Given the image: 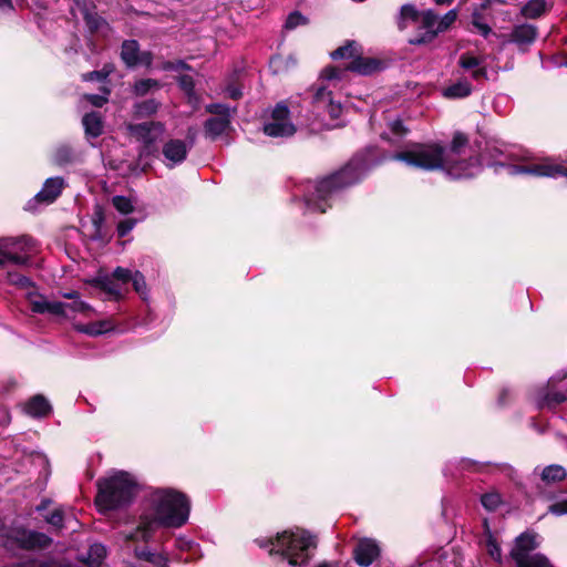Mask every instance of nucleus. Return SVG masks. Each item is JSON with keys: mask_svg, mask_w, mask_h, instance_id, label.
<instances>
[{"mask_svg": "<svg viewBox=\"0 0 567 567\" xmlns=\"http://www.w3.org/2000/svg\"><path fill=\"white\" fill-rule=\"evenodd\" d=\"M178 83L181 85V87L187 93V94H190L194 90V81H193V78L190 75H181L178 78Z\"/></svg>", "mask_w": 567, "mask_h": 567, "instance_id": "50", "label": "nucleus"}, {"mask_svg": "<svg viewBox=\"0 0 567 567\" xmlns=\"http://www.w3.org/2000/svg\"><path fill=\"white\" fill-rule=\"evenodd\" d=\"M456 10H450L443 18L439 19L432 11H426L421 17L420 35L412 39L413 44H425L431 42L440 32L445 31L455 20Z\"/></svg>", "mask_w": 567, "mask_h": 567, "instance_id": "7", "label": "nucleus"}, {"mask_svg": "<svg viewBox=\"0 0 567 567\" xmlns=\"http://www.w3.org/2000/svg\"><path fill=\"white\" fill-rule=\"evenodd\" d=\"M159 107V103L155 100H147L136 105V112L141 115L154 114Z\"/></svg>", "mask_w": 567, "mask_h": 567, "instance_id": "40", "label": "nucleus"}, {"mask_svg": "<svg viewBox=\"0 0 567 567\" xmlns=\"http://www.w3.org/2000/svg\"><path fill=\"white\" fill-rule=\"evenodd\" d=\"M114 328L115 323L111 319H104L87 324L79 326L78 330L85 334L97 337L113 330Z\"/></svg>", "mask_w": 567, "mask_h": 567, "instance_id": "25", "label": "nucleus"}, {"mask_svg": "<svg viewBox=\"0 0 567 567\" xmlns=\"http://www.w3.org/2000/svg\"><path fill=\"white\" fill-rule=\"evenodd\" d=\"M30 308L35 313H49L58 317H68V310L64 302L50 301L43 295L29 290L25 295Z\"/></svg>", "mask_w": 567, "mask_h": 567, "instance_id": "14", "label": "nucleus"}, {"mask_svg": "<svg viewBox=\"0 0 567 567\" xmlns=\"http://www.w3.org/2000/svg\"><path fill=\"white\" fill-rule=\"evenodd\" d=\"M206 111L217 116H228V118H231V114L235 113L236 110H231L229 106L225 104L213 103L206 106Z\"/></svg>", "mask_w": 567, "mask_h": 567, "instance_id": "37", "label": "nucleus"}, {"mask_svg": "<svg viewBox=\"0 0 567 567\" xmlns=\"http://www.w3.org/2000/svg\"><path fill=\"white\" fill-rule=\"evenodd\" d=\"M135 555L138 559L150 563L153 567H169V558L165 553L135 549Z\"/></svg>", "mask_w": 567, "mask_h": 567, "instance_id": "24", "label": "nucleus"}, {"mask_svg": "<svg viewBox=\"0 0 567 567\" xmlns=\"http://www.w3.org/2000/svg\"><path fill=\"white\" fill-rule=\"evenodd\" d=\"M225 92H226L227 96H229L233 100H237V99L241 97V95H243L240 89H238L236 86H231V85L228 86Z\"/></svg>", "mask_w": 567, "mask_h": 567, "instance_id": "56", "label": "nucleus"}, {"mask_svg": "<svg viewBox=\"0 0 567 567\" xmlns=\"http://www.w3.org/2000/svg\"><path fill=\"white\" fill-rule=\"evenodd\" d=\"M64 187V179L62 177L48 178L42 189L35 195L34 200L43 204L53 203L61 194Z\"/></svg>", "mask_w": 567, "mask_h": 567, "instance_id": "16", "label": "nucleus"}, {"mask_svg": "<svg viewBox=\"0 0 567 567\" xmlns=\"http://www.w3.org/2000/svg\"><path fill=\"white\" fill-rule=\"evenodd\" d=\"M106 556V548L102 544H93L90 546L87 556L84 561L90 567H100Z\"/></svg>", "mask_w": 567, "mask_h": 567, "instance_id": "29", "label": "nucleus"}, {"mask_svg": "<svg viewBox=\"0 0 567 567\" xmlns=\"http://www.w3.org/2000/svg\"><path fill=\"white\" fill-rule=\"evenodd\" d=\"M379 556V547L371 539L361 540L354 549V559L358 565L368 567Z\"/></svg>", "mask_w": 567, "mask_h": 567, "instance_id": "18", "label": "nucleus"}, {"mask_svg": "<svg viewBox=\"0 0 567 567\" xmlns=\"http://www.w3.org/2000/svg\"><path fill=\"white\" fill-rule=\"evenodd\" d=\"M306 23H307V18L296 11L288 16L286 23H285V28L288 30H293L297 27L303 25Z\"/></svg>", "mask_w": 567, "mask_h": 567, "instance_id": "41", "label": "nucleus"}, {"mask_svg": "<svg viewBox=\"0 0 567 567\" xmlns=\"http://www.w3.org/2000/svg\"><path fill=\"white\" fill-rule=\"evenodd\" d=\"M229 130L230 118L228 116H215L205 122V133L212 140L227 134Z\"/></svg>", "mask_w": 567, "mask_h": 567, "instance_id": "22", "label": "nucleus"}, {"mask_svg": "<svg viewBox=\"0 0 567 567\" xmlns=\"http://www.w3.org/2000/svg\"><path fill=\"white\" fill-rule=\"evenodd\" d=\"M318 567H340L339 564L321 563Z\"/></svg>", "mask_w": 567, "mask_h": 567, "instance_id": "59", "label": "nucleus"}, {"mask_svg": "<svg viewBox=\"0 0 567 567\" xmlns=\"http://www.w3.org/2000/svg\"><path fill=\"white\" fill-rule=\"evenodd\" d=\"M566 470L560 465H548L542 470L540 478L545 484H554L566 478Z\"/></svg>", "mask_w": 567, "mask_h": 567, "instance_id": "28", "label": "nucleus"}, {"mask_svg": "<svg viewBox=\"0 0 567 567\" xmlns=\"http://www.w3.org/2000/svg\"><path fill=\"white\" fill-rule=\"evenodd\" d=\"M486 550L488 553V555L491 556V558H493L495 561H501L502 559V553H501V548L498 546V544L496 543V540L491 536L488 535L487 539H486Z\"/></svg>", "mask_w": 567, "mask_h": 567, "instance_id": "42", "label": "nucleus"}, {"mask_svg": "<svg viewBox=\"0 0 567 567\" xmlns=\"http://www.w3.org/2000/svg\"><path fill=\"white\" fill-rule=\"evenodd\" d=\"M62 297L66 298V299H71V300H76L80 298V293L78 291L72 290V291L63 292Z\"/></svg>", "mask_w": 567, "mask_h": 567, "instance_id": "57", "label": "nucleus"}, {"mask_svg": "<svg viewBox=\"0 0 567 567\" xmlns=\"http://www.w3.org/2000/svg\"><path fill=\"white\" fill-rule=\"evenodd\" d=\"M192 146L193 143H187L179 138H171L166 141L161 151L163 156L162 162L168 168H174L183 164L186 161Z\"/></svg>", "mask_w": 567, "mask_h": 567, "instance_id": "13", "label": "nucleus"}, {"mask_svg": "<svg viewBox=\"0 0 567 567\" xmlns=\"http://www.w3.org/2000/svg\"><path fill=\"white\" fill-rule=\"evenodd\" d=\"M112 277L114 278V280L116 282L126 284V282L131 281L133 274L131 272V270H128L126 268L117 267L114 270Z\"/></svg>", "mask_w": 567, "mask_h": 567, "instance_id": "46", "label": "nucleus"}, {"mask_svg": "<svg viewBox=\"0 0 567 567\" xmlns=\"http://www.w3.org/2000/svg\"><path fill=\"white\" fill-rule=\"evenodd\" d=\"M281 62H282V59H281V58H276V59H272V60H271V64H272V65L280 64Z\"/></svg>", "mask_w": 567, "mask_h": 567, "instance_id": "63", "label": "nucleus"}, {"mask_svg": "<svg viewBox=\"0 0 567 567\" xmlns=\"http://www.w3.org/2000/svg\"><path fill=\"white\" fill-rule=\"evenodd\" d=\"M565 400H566V396L563 393H558V392L548 393L546 395V398L544 399V401L539 402V405L545 406V405H551L553 403L558 404Z\"/></svg>", "mask_w": 567, "mask_h": 567, "instance_id": "49", "label": "nucleus"}, {"mask_svg": "<svg viewBox=\"0 0 567 567\" xmlns=\"http://www.w3.org/2000/svg\"><path fill=\"white\" fill-rule=\"evenodd\" d=\"M389 127H390L391 132L398 136H402L406 133V128L403 126L401 120H394L393 122H391L389 124Z\"/></svg>", "mask_w": 567, "mask_h": 567, "instance_id": "52", "label": "nucleus"}, {"mask_svg": "<svg viewBox=\"0 0 567 567\" xmlns=\"http://www.w3.org/2000/svg\"><path fill=\"white\" fill-rule=\"evenodd\" d=\"M8 281L23 289L32 288L30 279L20 274H8Z\"/></svg>", "mask_w": 567, "mask_h": 567, "instance_id": "44", "label": "nucleus"}, {"mask_svg": "<svg viewBox=\"0 0 567 567\" xmlns=\"http://www.w3.org/2000/svg\"><path fill=\"white\" fill-rule=\"evenodd\" d=\"M472 92V85L467 81H458L445 89L444 95L447 97L461 99L468 96Z\"/></svg>", "mask_w": 567, "mask_h": 567, "instance_id": "31", "label": "nucleus"}, {"mask_svg": "<svg viewBox=\"0 0 567 567\" xmlns=\"http://www.w3.org/2000/svg\"><path fill=\"white\" fill-rule=\"evenodd\" d=\"M288 64L295 65L296 64V60L293 58H291V56L287 58L286 59V65H288Z\"/></svg>", "mask_w": 567, "mask_h": 567, "instance_id": "61", "label": "nucleus"}, {"mask_svg": "<svg viewBox=\"0 0 567 567\" xmlns=\"http://www.w3.org/2000/svg\"><path fill=\"white\" fill-rule=\"evenodd\" d=\"M85 134L90 137H97L103 133V122L97 112H91L83 116L82 120Z\"/></svg>", "mask_w": 567, "mask_h": 567, "instance_id": "26", "label": "nucleus"}, {"mask_svg": "<svg viewBox=\"0 0 567 567\" xmlns=\"http://www.w3.org/2000/svg\"><path fill=\"white\" fill-rule=\"evenodd\" d=\"M419 12L412 4H404L400 10V14L398 18V27L400 30H404L408 27L409 22L419 21Z\"/></svg>", "mask_w": 567, "mask_h": 567, "instance_id": "30", "label": "nucleus"}, {"mask_svg": "<svg viewBox=\"0 0 567 567\" xmlns=\"http://www.w3.org/2000/svg\"><path fill=\"white\" fill-rule=\"evenodd\" d=\"M485 59L477 58L470 54H462L458 60L461 68L465 70H472V78L474 80L485 79L487 75L486 68L483 66Z\"/></svg>", "mask_w": 567, "mask_h": 567, "instance_id": "21", "label": "nucleus"}, {"mask_svg": "<svg viewBox=\"0 0 567 567\" xmlns=\"http://www.w3.org/2000/svg\"><path fill=\"white\" fill-rule=\"evenodd\" d=\"M95 505L100 512L118 509L127 506L137 491V483L126 472H114L96 482Z\"/></svg>", "mask_w": 567, "mask_h": 567, "instance_id": "4", "label": "nucleus"}, {"mask_svg": "<svg viewBox=\"0 0 567 567\" xmlns=\"http://www.w3.org/2000/svg\"><path fill=\"white\" fill-rule=\"evenodd\" d=\"M437 4H450L452 0H434Z\"/></svg>", "mask_w": 567, "mask_h": 567, "instance_id": "62", "label": "nucleus"}, {"mask_svg": "<svg viewBox=\"0 0 567 567\" xmlns=\"http://www.w3.org/2000/svg\"><path fill=\"white\" fill-rule=\"evenodd\" d=\"M290 112L285 102L278 103L268 121L264 124V133L270 137H290L296 126L290 120Z\"/></svg>", "mask_w": 567, "mask_h": 567, "instance_id": "9", "label": "nucleus"}, {"mask_svg": "<svg viewBox=\"0 0 567 567\" xmlns=\"http://www.w3.org/2000/svg\"><path fill=\"white\" fill-rule=\"evenodd\" d=\"M65 306H66V310H68V317L71 313H78V312L84 313V312L91 310L90 305L80 300V298L76 300H73V302H71V303H65Z\"/></svg>", "mask_w": 567, "mask_h": 567, "instance_id": "43", "label": "nucleus"}, {"mask_svg": "<svg viewBox=\"0 0 567 567\" xmlns=\"http://www.w3.org/2000/svg\"><path fill=\"white\" fill-rule=\"evenodd\" d=\"M536 546L535 534L524 533L516 538V544L511 555L517 567H553L545 556L540 554L528 555Z\"/></svg>", "mask_w": 567, "mask_h": 567, "instance_id": "6", "label": "nucleus"}, {"mask_svg": "<svg viewBox=\"0 0 567 567\" xmlns=\"http://www.w3.org/2000/svg\"><path fill=\"white\" fill-rule=\"evenodd\" d=\"M359 52V47L355 42H348L346 45L338 48L331 53L334 60L347 59L352 61Z\"/></svg>", "mask_w": 567, "mask_h": 567, "instance_id": "33", "label": "nucleus"}, {"mask_svg": "<svg viewBox=\"0 0 567 567\" xmlns=\"http://www.w3.org/2000/svg\"><path fill=\"white\" fill-rule=\"evenodd\" d=\"M0 8L3 10H11L12 9L11 0H0Z\"/></svg>", "mask_w": 567, "mask_h": 567, "instance_id": "58", "label": "nucleus"}, {"mask_svg": "<svg viewBox=\"0 0 567 567\" xmlns=\"http://www.w3.org/2000/svg\"><path fill=\"white\" fill-rule=\"evenodd\" d=\"M473 25L482 33V35L487 37L491 32V28L481 21L477 20L476 17L473 19Z\"/></svg>", "mask_w": 567, "mask_h": 567, "instance_id": "53", "label": "nucleus"}, {"mask_svg": "<svg viewBox=\"0 0 567 567\" xmlns=\"http://www.w3.org/2000/svg\"><path fill=\"white\" fill-rule=\"evenodd\" d=\"M127 131L137 142L143 144L144 153H151L156 143L163 138L165 125L161 122L128 124Z\"/></svg>", "mask_w": 567, "mask_h": 567, "instance_id": "11", "label": "nucleus"}, {"mask_svg": "<svg viewBox=\"0 0 567 567\" xmlns=\"http://www.w3.org/2000/svg\"><path fill=\"white\" fill-rule=\"evenodd\" d=\"M82 78L84 81H95V80L101 81L104 79V74H102L101 72L94 71V72L83 74Z\"/></svg>", "mask_w": 567, "mask_h": 567, "instance_id": "55", "label": "nucleus"}, {"mask_svg": "<svg viewBox=\"0 0 567 567\" xmlns=\"http://www.w3.org/2000/svg\"><path fill=\"white\" fill-rule=\"evenodd\" d=\"M86 23L91 30H96L100 28L102 20L99 17H94L91 14L85 16Z\"/></svg>", "mask_w": 567, "mask_h": 567, "instance_id": "54", "label": "nucleus"}, {"mask_svg": "<svg viewBox=\"0 0 567 567\" xmlns=\"http://www.w3.org/2000/svg\"><path fill=\"white\" fill-rule=\"evenodd\" d=\"M134 290L141 296L143 300H147V285L144 276L140 271H135L131 279Z\"/></svg>", "mask_w": 567, "mask_h": 567, "instance_id": "36", "label": "nucleus"}, {"mask_svg": "<svg viewBox=\"0 0 567 567\" xmlns=\"http://www.w3.org/2000/svg\"><path fill=\"white\" fill-rule=\"evenodd\" d=\"M548 512L556 516H561L567 514V498H564L561 501H558L554 504H551L548 507Z\"/></svg>", "mask_w": 567, "mask_h": 567, "instance_id": "48", "label": "nucleus"}, {"mask_svg": "<svg viewBox=\"0 0 567 567\" xmlns=\"http://www.w3.org/2000/svg\"><path fill=\"white\" fill-rule=\"evenodd\" d=\"M546 10V3L544 0H530L522 8V14L528 19H535L540 17Z\"/></svg>", "mask_w": 567, "mask_h": 567, "instance_id": "32", "label": "nucleus"}, {"mask_svg": "<svg viewBox=\"0 0 567 567\" xmlns=\"http://www.w3.org/2000/svg\"><path fill=\"white\" fill-rule=\"evenodd\" d=\"M313 102L318 109L327 110L331 118H338L341 114L340 103H336L331 97V91L327 87H318L315 95Z\"/></svg>", "mask_w": 567, "mask_h": 567, "instance_id": "17", "label": "nucleus"}, {"mask_svg": "<svg viewBox=\"0 0 567 567\" xmlns=\"http://www.w3.org/2000/svg\"><path fill=\"white\" fill-rule=\"evenodd\" d=\"M63 517H64V511L62 507H59V508H55L51 515L47 516L45 517V520L56 527V528H61L63 526Z\"/></svg>", "mask_w": 567, "mask_h": 567, "instance_id": "45", "label": "nucleus"}, {"mask_svg": "<svg viewBox=\"0 0 567 567\" xmlns=\"http://www.w3.org/2000/svg\"><path fill=\"white\" fill-rule=\"evenodd\" d=\"M113 206L122 214H130L134 207L130 198L124 196H114L112 199Z\"/></svg>", "mask_w": 567, "mask_h": 567, "instance_id": "38", "label": "nucleus"}, {"mask_svg": "<svg viewBox=\"0 0 567 567\" xmlns=\"http://www.w3.org/2000/svg\"><path fill=\"white\" fill-rule=\"evenodd\" d=\"M537 37V30L532 24L516 25L511 33V41L519 47L532 44Z\"/></svg>", "mask_w": 567, "mask_h": 567, "instance_id": "23", "label": "nucleus"}, {"mask_svg": "<svg viewBox=\"0 0 567 567\" xmlns=\"http://www.w3.org/2000/svg\"><path fill=\"white\" fill-rule=\"evenodd\" d=\"M136 225V220L133 218H127L118 223L117 225V234L120 237L126 236Z\"/></svg>", "mask_w": 567, "mask_h": 567, "instance_id": "47", "label": "nucleus"}, {"mask_svg": "<svg viewBox=\"0 0 567 567\" xmlns=\"http://www.w3.org/2000/svg\"><path fill=\"white\" fill-rule=\"evenodd\" d=\"M367 171L365 162L355 157L340 172L317 183H309L305 194L307 208L311 212L324 213L331 206L337 193L359 182Z\"/></svg>", "mask_w": 567, "mask_h": 567, "instance_id": "3", "label": "nucleus"}, {"mask_svg": "<svg viewBox=\"0 0 567 567\" xmlns=\"http://www.w3.org/2000/svg\"><path fill=\"white\" fill-rule=\"evenodd\" d=\"M161 84L158 81L153 79H143L135 83L134 91L137 95L143 96L153 90L159 89Z\"/></svg>", "mask_w": 567, "mask_h": 567, "instance_id": "34", "label": "nucleus"}, {"mask_svg": "<svg viewBox=\"0 0 567 567\" xmlns=\"http://www.w3.org/2000/svg\"><path fill=\"white\" fill-rule=\"evenodd\" d=\"M507 173L509 175L526 174L538 177H557L561 175L567 178V166L557 164L551 159H544L539 163L526 165H508Z\"/></svg>", "mask_w": 567, "mask_h": 567, "instance_id": "12", "label": "nucleus"}, {"mask_svg": "<svg viewBox=\"0 0 567 567\" xmlns=\"http://www.w3.org/2000/svg\"><path fill=\"white\" fill-rule=\"evenodd\" d=\"M84 99L96 107L103 106L107 101V99L105 96L97 95V94L84 95Z\"/></svg>", "mask_w": 567, "mask_h": 567, "instance_id": "51", "label": "nucleus"}, {"mask_svg": "<svg viewBox=\"0 0 567 567\" xmlns=\"http://www.w3.org/2000/svg\"><path fill=\"white\" fill-rule=\"evenodd\" d=\"M23 409L32 417H45L52 410L50 402L41 394H37L27 401Z\"/></svg>", "mask_w": 567, "mask_h": 567, "instance_id": "19", "label": "nucleus"}, {"mask_svg": "<svg viewBox=\"0 0 567 567\" xmlns=\"http://www.w3.org/2000/svg\"><path fill=\"white\" fill-rule=\"evenodd\" d=\"M74 159V153L69 145H61L55 150L54 162L58 165H65Z\"/></svg>", "mask_w": 567, "mask_h": 567, "instance_id": "35", "label": "nucleus"}, {"mask_svg": "<svg viewBox=\"0 0 567 567\" xmlns=\"http://www.w3.org/2000/svg\"><path fill=\"white\" fill-rule=\"evenodd\" d=\"M270 554H281L290 566H303L309 559V549L316 547V539L303 529L286 530L269 542Z\"/></svg>", "mask_w": 567, "mask_h": 567, "instance_id": "5", "label": "nucleus"}, {"mask_svg": "<svg viewBox=\"0 0 567 567\" xmlns=\"http://www.w3.org/2000/svg\"><path fill=\"white\" fill-rule=\"evenodd\" d=\"M381 69V62L373 58H367L359 51L352 61L346 65L344 69L334 66L326 68L322 71V78L328 81H341L346 78L347 72H355L361 75H370Z\"/></svg>", "mask_w": 567, "mask_h": 567, "instance_id": "8", "label": "nucleus"}, {"mask_svg": "<svg viewBox=\"0 0 567 567\" xmlns=\"http://www.w3.org/2000/svg\"><path fill=\"white\" fill-rule=\"evenodd\" d=\"M48 504H49V501H43V502L41 503V505H39V506L37 507V509H38V511H42V509L47 508Z\"/></svg>", "mask_w": 567, "mask_h": 567, "instance_id": "60", "label": "nucleus"}, {"mask_svg": "<svg viewBox=\"0 0 567 567\" xmlns=\"http://www.w3.org/2000/svg\"><path fill=\"white\" fill-rule=\"evenodd\" d=\"M152 513L141 517L134 533L126 536L130 540L148 542L158 527H181L189 516V501L174 489L156 491L151 497Z\"/></svg>", "mask_w": 567, "mask_h": 567, "instance_id": "2", "label": "nucleus"}, {"mask_svg": "<svg viewBox=\"0 0 567 567\" xmlns=\"http://www.w3.org/2000/svg\"><path fill=\"white\" fill-rule=\"evenodd\" d=\"M75 2H79L80 0H74Z\"/></svg>", "mask_w": 567, "mask_h": 567, "instance_id": "64", "label": "nucleus"}, {"mask_svg": "<svg viewBox=\"0 0 567 567\" xmlns=\"http://www.w3.org/2000/svg\"><path fill=\"white\" fill-rule=\"evenodd\" d=\"M467 143L464 134L456 133L450 148H444L439 143H414L393 154L392 159L419 169H441L455 179L468 178L480 172L481 165L477 157L468 151Z\"/></svg>", "mask_w": 567, "mask_h": 567, "instance_id": "1", "label": "nucleus"}, {"mask_svg": "<svg viewBox=\"0 0 567 567\" xmlns=\"http://www.w3.org/2000/svg\"><path fill=\"white\" fill-rule=\"evenodd\" d=\"M92 285L99 287L111 296L120 297L121 296V286L118 282L114 280V278L110 275L100 274L92 280Z\"/></svg>", "mask_w": 567, "mask_h": 567, "instance_id": "27", "label": "nucleus"}, {"mask_svg": "<svg viewBox=\"0 0 567 567\" xmlns=\"http://www.w3.org/2000/svg\"><path fill=\"white\" fill-rule=\"evenodd\" d=\"M121 56L127 66H150L152 63L151 52H141L138 43L135 40H126L123 42Z\"/></svg>", "mask_w": 567, "mask_h": 567, "instance_id": "15", "label": "nucleus"}, {"mask_svg": "<svg viewBox=\"0 0 567 567\" xmlns=\"http://www.w3.org/2000/svg\"><path fill=\"white\" fill-rule=\"evenodd\" d=\"M30 238H1L0 239V265L10 262L13 265H27L29 257L25 255L31 249Z\"/></svg>", "mask_w": 567, "mask_h": 567, "instance_id": "10", "label": "nucleus"}, {"mask_svg": "<svg viewBox=\"0 0 567 567\" xmlns=\"http://www.w3.org/2000/svg\"><path fill=\"white\" fill-rule=\"evenodd\" d=\"M481 502L486 509L494 511L501 504V496L495 492L486 493L481 497Z\"/></svg>", "mask_w": 567, "mask_h": 567, "instance_id": "39", "label": "nucleus"}, {"mask_svg": "<svg viewBox=\"0 0 567 567\" xmlns=\"http://www.w3.org/2000/svg\"><path fill=\"white\" fill-rule=\"evenodd\" d=\"M17 539L23 548H44L51 543L47 535L30 530L19 532Z\"/></svg>", "mask_w": 567, "mask_h": 567, "instance_id": "20", "label": "nucleus"}]
</instances>
